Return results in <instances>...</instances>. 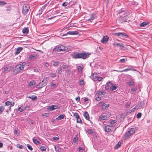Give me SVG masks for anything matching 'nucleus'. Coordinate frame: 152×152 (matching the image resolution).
Masks as SVG:
<instances>
[{"instance_id":"12","label":"nucleus","mask_w":152,"mask_h":152,"mask_svg":"<svg viewBox=\"0 0 152 152\" xmlns=\"http://www.w3.org/2000/svg\"><path fill=\"white\" fill-rule=\"evenodd\" d=\"M134 70L136 71V70L135 69H134L133 67L132 66L130 68H127L126 69L123 70L121 71H117L118 72H126L129 70Z\"/></svg>"},{"instance_id":"30","label":"nucleus","mask_w":152,"mask_h":152,"mask_svg":"<svg viewBox=\"0 0 152 152\" xmlns=\"http://www.w3.org/2000/svg\"><path fill=\"white\" fill-rule=\"evenodd\" d=\"M13 106H9L7 107V109H6V111L7 113L9 111H11V107Z\"/></svg>"},{"instance_id":"61","label":"nucleus","mask_w":152,"mask_h":152,"mask_svg":"<svg viewBox=\"0 0 152 152\" xmlns=\"http://www.w3.org/2000/svg\"><path fill=\"white\" fill-rule=\"evenodd\" d=\"M103 79V78L101 77H99L97 78V80L99 81H101Z\"/></svg>"},{"instance_id":"1","label":"nucleus","mask_w":152,"mask_h":152,"mask_svg":"<svg viewBox=\"0 0 152 152\" xmlns=\"http://www.w3.org/2000/svg\"><path fill=\"white\" fill-rule=\"evenodd\" d=\"M91 55L90 53H78L77 52H74L71 55L72 57L74 58H83L86 59L88 58Z\"/></svg>"},{"instance_id":"23","label":"nucleus","mask_w":152,"mask_h":152,"mask_svg":"<svg viewBox=\"0 0 152 152\" xmlns=\"http://www.w3.org/2000/svg\"><path fill=\"white\" fill-rule=\"evenodd\" d=\"M64 115L63 114L60 115H59L58 118H57L56 119L57 120H61L62 119H63L64 118Z\"/></svg>"},{"instance_id":"22","label":"nucleus","mask_w":152,"mask_h":152,"mask_svg":"<svg viewBox=\"0 0 152 152\" xmlns=\"http://www.w3.org/2000/svg\"><path fill=\"white\" fill-rule=\"evenodd\" d=\"M33 141L34 143L37 145L38 144V140L37 137H34L33 138Z\"/></svg>"},{"instance_id":"62","label":"nucleus","mask_w":152,"mask_h":152,"mask_svg":"<svg viewBox=\"0 0 152 152\" xmlns=\"http://www.w3.org/2000/svg\"><path fill=\"white\" fill-rule=\"evenodd\" d=\"M80 98L79 96H78L77 98H76L75 100L77 102H79L80 101Z\"/></svg>"},{"instance_id":"32","label":"nucleus","mask_w":152,"mask_h":152,"mask_svg":"<svg viewBox=\"0 0 152 152\" xmlns=\"http://www.w3.org/2000/svg\"><path fill=\"white\" fill-rule=\"evenodd\" d=\"M40 149L42 151H46V146H41L40 147Z\"/></svg>"},{"instance_id":"60","label":"nucleus","mask_w":152,"mask_h":152,"mask_svg":"<svg viewBox=\"0 0 152 152\" xmlns=\"http://www.w3.org/2000/svg\"><path fill=\"white\" fill-rule=\"evenodd\" d=\"M83 80H80L79 82V84L80 85H83L84 84Z\"/></svg>"},{"instance_id":"49","label":"nucleus","mask_w":152,"mask_h":152,"mask_svg":"<svg viewBox=\"0 0 152 152\" xmlns=\"http://www.w3.org/2000/svg\"><path fill=\"white\" fill-rule=\"evenodd\" d=\"M116 122V120H114L111 121L110 122V124H111L113 125Z\"/></svg>"},{"instance_id":"28","label":"nucleus","mask_w":152,"mask_h":152,"mask_svg":"<svg viewBox=\"0 0 152 152\" xmlns=\"http://www.w3.org/2000/svg\"><path fill=\"white\" fill-rule=\"evenodd\" d=\"M105 103L103 102H99L98 104V106L99 107H102L104 106Z\"/></svg>"},{"instance_id":"9","label":"nucleus","mask_w":152,"mask_h":152,"mask_svg":"<svg viewBox=\"0 0 152 152\" xmlns=\"http://www.w3.org/2000/svg\"><path fill=\"white\" fill-rule=\"evenodd\" d=\"M110 114H109L108 115H104L99 117V119L100 121H101L102 120H106L110 116Z\"/></svg>"},{"instance_id":"41","label":"nucleus","mask_w":152,"mask_h":152,"mask_svg":"<svg viewBox=\"0 0 152 152\" xmlns=\"http://www.w3.org/2000/svg\"><path fill=\"white\" fill-rule=\"evenodd\" d=\"M17 147L20 148V149H23L24 148V146L22 145H20L19 144H18L17 145Z\"/></svg>"},{"instance_id":"58","label":"nucleus","mask_w":152,"mask_h":152,"mask_svg":"<svg viewBox=\"0 0 152 152\" xmlns=\"http://www.w3.org/2000/svg\"><path fill=\"white\" fill-rule=\"evenodd\" d=\"M119 62L122 63H124L125 62V59H122L120 60Z\"/></svg>"},{"instance_id":"55","label":"nucleus","mask_w":152,"mask_h":152,"mask_svg":"<svg viewBox=\"0 0 152 152\" xmlns=\"http://www.w3.org/2000/svg\"><path fill=\"white\" fill-rule=\"evenodd\" d=\"M68 4V3L67 2H64L62 4V6L64 7H65L67 6Z\"/></svg>"},{"instance_id":"39","label":"nucleus","mask_w":152,"mask_h":152,"mask_svg":"<svg viewBox=\"0 0 152 152\" xmlns=\"http://www.w3.org/2000/svg\"><path fill=\"white\" fill-rule=\"evenodd\" d=\"M78 140V138L77 137V135H76L74 137V138L73 139V141L74 142H76Z\"/></svg>"},{"instance_id":"10","label":"nucleus","mask_w":152,"mask_h":152,"mask_svg":"<svg viewBox=\"0 0 152 152\" xmlns=\"http://www.w3.org/2000/svg\"><path fill=\"white\" fill-rule=\"evenodd\" d=\"M47 80H46L44 79L42 81V82L39 83V88L43 87L45 86L46 84Z\"/></svg>"},{"instance_id":"46","label":"nucleus","mask_w":152,"mask_h":152,"mask_svg":"<svg viewBox=\"0 0 152 152\" xmlns=\"http://www.w3.org/2000/svg\"><path fill=\"white\" fill-rule=\"evenodd\" d=\"M142 115V113H138L137 115V118H140Z\"/></svg>"},{"instance_id":"21","label":"nucleus","mask_w":152,"mask_h":152,"mask_svg":"<svg viewBox=\"0 0 152 152\" xmlns=\"http://www.w3.org/2000/svg\"><path fill=\"white\" fill-rule=\"evenodd\" d=\"M105 94V92L104 91H97L96 94V95H97L98 96H100L102 95H104Z\"/></svg>"},{"instance_id":"25","label":"nucleus","mask_w":152,"mask_h":152,"mask_svg":"<svg viewBox=\"0 0 152 152\" xmlns=\"http://www.w3.org/2000/svg\"><path fill=\"white\" fill-rule=\"evenodd\" d=\"M22 32L24 34H27L28 32V30L27 28H25L23 30Z\"/></svg>"},{"instance_id":"8","label":"nucleus","mask_w":152,"mask_h":152,"mask_svg":"<svg viewBox=\"0 0 152 152\" xmlns=\"http://www.w3.org/2000/svg\"><path fill=\"white\" fill-rule=\"evenodd\" d=\"M37 57V54H31L28 58L29 61H31L35 59Z\"/></svg>"},{"instance_id":"43","label":"nucleus","mask_w":152,"mask_h":152,"mask_svg":"<svg viewBox=\"0 0 152 152\" xmlns=\"http://www.w3.org/2000/svg\"><path fill=\"white\" fill-rule=\"evenodd\" d=\"M77 123H82V121L80 118V117L78 118H77Z\"/></svg>"},{"instance_id":"6","label":"nucleus","mask_w":152,"mask_h":152,"mask_svg":"<svg viewBox=\"0 0 152 152\" xmlns=\"http://www.w3.org/2000/svg\"><path fill=\"white\" fill-rule=\"evenodd\" d=\"M133 134H134L133 132L131 129L130 130L128 131L126 134L125 136L124 137V139L125 140H127L129 137Z\"/></svg>"},{"instance_id":"2","label":"nucleus","mask_w":152,"mask_h":152,"mask_svg":"<svg viewBox=\"0 0 152 152\" xmlns=\"http://www.w3.org/2000/svg\"><path fill=\"white\" fill-rule=\"evenodd\" d=\"M69 48L65 47L64 46L61 45L57 46L56 47L54 48L53 50L55 52H63V51H68Z\"/></svg>"},{"instance_id":"45","label":"nucleus","mask_w":152,"mask_h":152,"mask_svg":"<svg viewBox=\"0 0 152 152\" xmlns=\"http://www.w3.org/2000/svg\"><path fill=\"white\" fill-rule=\"evenodd\" d=\"M27 146L28 148L31 151H32L33 149L32 148V146L29 144H27Z\"/></svg>"},{"instance_id":"38","label":"nucleus","mask_w":152,"mask_h":152,"mask_svg":"<svg viewBox=\"0 0 152 152\" xmlns=\"http://www.w3.org/2000/svg\"><path fill=\"white\" fill-rule=\"evenodd\" d=\"M7 3L3 1H0V6H3L5 5Z\"/></svg>"},{"instance_id":"11","label":"nucleus","mask_w":152,"mask_h":152,"mask_svg":"<svg viewBox=\"0 0 152 152\" xmlns=\"http://www.w3.org/2000/svg\"><path fill=\"white\" fill-rule=\"evenodd\" d=\"M108 39V37L107 35L103 37L102 39L101 40V42L103 44L106 43L107 42Z\"/></svg>"},{"instance_id":"13","label":"nucleus","mask_w":152,"mask_h":152,"mask_svg":"<svg viewBox=\"0 0 152 152\" xmlns=\"http://www.w3.org/2000/svg\"><path fill=\"white\" fill-rule=\"evenodd\" d=\"M14 104L15 103L14 102H12L9 101H7L5 103V107L7 106V107L9 106H14Z\"/></svg>"},{"instance_id":"4","label":"nucleus","mask_w":152,"mask_h":152,"mask_svg":"<svg viewBox=\"0 0 152 152\" xmlns=\"http://www.w3.org/2000/svg\"><path fill=\"white\" fill-rule=\"evenodd\" d=\"M29 9V7L28 4H24L23 7L22 13L26 15L28 13Z\"/></svg>"},{"instance_id":"20","label":"nucleus","mask_w":152,"mask_h":152,"mask_svg":"<svg viewBox=\"0 0 152 152\" xmlns=\"http://www.w3.org/2000/svg\"><path fill=\"white\" fill-rule=\"evenodd\" d=\"M78 32L77 31H69L67 33V34H69V35H75L77 34Z\"/></svg>"},{"instance_id":"31","label":"nucleus","mask_w":152,"mask_h":152,"mask_svg":"<svg viewBox=\"0 0 152 152\" xmlns=\"http://www.w3.org/2000/svg\"><path fill=\"white\" fill-rule=\"evenodd\" d=\"M83 68L81 66H79L78 67V70L79 73H81L82 71Z\"/></svg>"},{"instance_id":"5","label":"nucleus","mask_w":152,"mask_h":152,"mask_svg":"<svg viewBox=\"0 0 152 152\" xmlns=\"http://www.w3.org/2000/svg\"><path fill=\"white\" fill-rule=\"evenodd\" d=\"M115 34L120 38L124 37H125V38H128L129 37V36L125 33H115Z\"/></svg>"},{"instance_id":"42","label":"nucleus","mask_w":152,"mask_h":152,"mask_svg":"<svg viewBox=\"0 0 152 152\" xmlns=\"http://www.w3.org/2000/svg\"><path fill=\"white\" fill-rule=\"evenodd\" d=\"M121 145V143L120 142H118V144H117V145H116V146L115 147V149H117Z\"/></svg>"},{"instance_id":"57","label":"nucleus","mask_w":152,"mask_h":152,"mask_svg":"<svg viewBox=\"0 0 152 152\" xmlns=\"http://www.w3.org/2000/svg\"><path fill=\"white\" fill-rule=\"evenodd\" d=\"M68 65H64L63 66V68L64 69H66L68 68Z\"/></svg>"},{"instance_id":"24","label":"nucleus","mask_w":152,"mask_h":152,"mask_svg":"<svg viewBox=\"0 0 152 152\" xmlns=\"http://www.w3.org/2000/svg\"><path fill=\"white\" fill-rule=\"evenodd\" d=\"M84 116L85 118L89 120V116L88 113L87 112H86L85 113L84 115Z\"/></svg>"},{"instance_id":"27","label":"nucleus","mask_w":152,"mask_h":152,"mask_svg":"<svg viewBox=\"0 0 152 152\" xmlns=\"http://www.w3.org/2000/svg\"><path fill=\"white\" fill-rule=\"evenodd\" d=\"M110 104H108L104 105V106L102 107V108L103 110H105L108 108Z\"/></svg>"},{"instance_id":"36","label":"nucleus","mask_w":152,"mask_h":152,"mask_svg":"<svg viewBox=\"0 0 152 152\" xmlns=\"http://www.w3.org/2000/svg\"><path fill=\"white\" fill-rule=\"evenodd\" d=\"M137 90V87L132 88L131 90V92L132 93H134Z\"/></svg>"},{"instance_id":"33","label":"nucleus","mask_w":152,"mask_h":152,"mask_svg":"<svg viewBox=\"0 0 152 152\" xmlns=\"http://www.w3.org/2000/svg\"><path fill=\"white\" fill-rule=\"evenodd\" d=\"M87 132L88 134H92L94 132L92 130L90 129H88Z\"/></svg>"},{"instance_id":"53","label":"nucleus","mask_w":152,"mask_h":152,"mask_svg":"<svg viewBox=\"0 0 152 152\" xmlns=\"http://www.w3.org/2000/svg\"><path fill=\"white\" fill-rule=\"evenodd\" d=\"M59 63V62L55 61V62H54V63H53V64L54 66H57L58 65Z\"/></svg>"},{"instance_id":"3","label":"nucleus","mask_w":152,"mask_h":152,"mask_svg":"<svg viewBox=\"0 0 152 152\" xmlns=\"http://www.w3.org/2000/svg\"><path fill=\"white\" fill-rule=\"evenodd\" d=\"M26 64V63L25 62H23L20 64L16 65L15 71H16L17 73L20 72L21 70H23Z\"/></svg>"},{"instance_id":"19","label":"nucleus","mask_w":152,"mask_h":152,"mask_svg":"<svg viewBox=\"0 0 152 152\" xmlns=\"http://www.w3.org/2000/svg\"><path fill=\"white\" fill-rule=\"evenodd\" d=\"M113 45L114 46H118L121 48H124V44H120L117 42H115L113 43Z\"/></svg>"},{"instance_id":"18","label":"nucleus","mask_w":152,"mask_h":152,"mask_svg":"<svg viewBox=\"0 0 152 152\" xmlns=\"http://www.w3.org/2000/svg\"><path fill=\"white\" fill-rule=\"evenodd\" d=\"M90 18L88 20V21H91V20H94L95 18V15H94L93 14H91L90 15Z\"/></svg>"},{"instance_id":"47","label":"nucleus","mask_w":152,"mask_h":152,"mask_svg":"<svg viewBox=\"0 0 152 152\" xmlns=\"http://www.w3.org/2000/svg\"><path fill=\"white\" fill-rule=\"evenodd\" d=\"M50 76L52 77H55L56 76V74L51 73L50 74Z\"/></svg>"},{"instance_id":"59","label":"nucleus","mask_w":152,"mask_h":152,"mask_svg":"<svg viewBox=\"0 0 152 152\" xmlns=\"http://www.w3.org/2000/svg\"><path fill=\"white\" fill-rule=\"evenodd\" d=\"M53 140H57L59 139V137H53Z\"/></svg>"},{"instance_id":"50","label":"nucleus","mask_w":152,"mask_h":152,"mask_svg":"<svg viewBox=\"0 0 152 152\" xmlns=\"http://www.w3.org/2000/svg\"><path fill=\"white\" fill-rule=\"evenodd\" d=\"M62 72V69L61 68H59L58 70V73L59 74H60Z\"/></svg>"},{"instance_id":"16","label":"nucleus","mask_w":152,"mask_h":152,"mask_svg":"<svg viewBox=\"0 0 152 152\" xmlns=\"http://www.w3.org/2000/svg\"><path fill=\"white\" fill-rule=\"evenodd\" d=\"M23 50V48L21 47H19L17 48L15 53V55L18 54L21 51Z\"/></svg>"},{"instance_id":"54","label":"nucleus","mask_w":152,"mask_h":152,"mask_svg":"<svg viewBox=\"0 0 152 152\" xmlns=\"http://www.w3.org/2000/svg\"><path fill=\"white\" fill-rule=\"evenodd\" d=\"M132 130V131L133 132V133L135 132L136 131H137V129L136 128H132L131 129Z\"/></svg>"},{"instance_id":"7","label":"nucleus","mask_w":152,"mask_h":152,"mask_svg":"<svg viewBox=\"0 0 152 152\" xmlns=\"http://www.w3.org/2000/svg\"><path fill=\"white\" fill-rule=\"evenodd\" d=\"M144 103L143 102H141L136 106L134 108V109L137 110L139 109L143 108L144 107Z\"/></svg>"},{"instance_id":"29","label":"nucleus","mask_w":152,"mask_h":152,"mask_svg":"<svg viewBox=\"0 0 152 152\" xmlns=\"http://www.w3.org/2000/svg\"><path fill=\"white\" fill-rule=\"evenodd\" d=\"M147 24H148V23L146 22H143L142 23H140V26L141 27H144V26H145Z\"/></svg>"},{"instance_id":"64","label":"nucleus","mask_w":152,"mask_h":152,"mask_svg":"<svg viewBox=\"0 0 152 152\" xmlns=\"http://www.w3.org/2000/svg\"><path fill=\"white\" fill-rule=\"evenodd\" d=\"M50 86L51 87H55L56 86V84L53 83H52L51 84H50Z\"/></svg>"},{"instance_id":"51","label":"nucleus","mask_w":152,"mask_h":152,"mask_svg":"<svg viewBox=\"0 0 152 152\" xmlns=\"http://www.w3.org/2000/svg\"><path fill=\"white\" fill-rule=\"evenodd\" d=\"M42 64L46 67H48L49 66H50V65L49 64L47 63L44 62Z\"/></svg>"},{"instance_id":"40","label":"nucleus","mask_w":152,"mask_h":152,"mask_svg":"<svg viewBox=\"0 0 152 152\" xmlns=\"http://www.w3.org/2000/svg\"><path fill=\"white\" fill-rule=\"evenodd\" d=\"M79 152H83L84 148L82 147H79L78 148Z\"/></svg>"},{"instance_id":"26","label":"nucleus","mask_w":152,"mask_h":152,"mask_svg":"<svg viewBox=\"0 0 152 152\" xmlns=\"http://www.w3.org/2000/svg\"><path fill=\"white\" fill-rule=\"evenodd\" d=\"M127 84L130 86H134V83L133 81L128 82L127 83Z\"/></svg>"},{"instance_id":"48","label":"nucleus","mask_w":152,"mask_h":152,"mask_svg":"<svg viewBox=\"0 0 152 152\" xmlns=\"http://www.w3.org/2000/svg\"><path fill=\"white\" fill-rule=\"evenodd\" d=\"M29 98L31 99L32 100H35L37 98L36 96H33L31 97H29Z\"/></svg>"},{"instance_id":"63","label":"nucleus","mask_w":152,"mask_h":152,"mask_svg":"<svg viewBox=\"0 0 152 152\" xmlns=\"http://www.w3.org/2000/svg\"><path fill=\"white\" fill-rule=\"evenodd\" d=\"M124 18L122 17H121V20L122 21V22H126V19L125 18H124Z\"/></svg>"},{"instance_id":"34","label":"nucleus","mask_w":152,"mask_h":152,"mask_svg":"<svg viewBox=\"0 0 152 152\" xmlns=\"http://www.w3.org/2000/svg\"><path fill=\"white\" fill-rule=\"evenodd\" d=\"M35 84V83L34 81H31L29 83L28 86H32L34 85Z\"/></svg>"},{"instance_id":"56","label":"nucleus","mask_w":152,"mask_h":152,"mask_svg":"<svg viewBox=\"0 0 152 152\" xmlns=\"http://www.w3.org/2000/svg\"><path fill=\"white\" fill-rule=\"evenodd\" d=\"M49 109L50 110H53L54 109V108H53V105L51 106H49Z\"/></svg>"},{"instance_id":"44","label":"nucleus","mask_w":152,"mask_h":152,"mask_svg":"<svg viewBox=\"0 0 152 152\" xmlns=\"http://www.w3.org/2000/svg\"><path fill=\"white\" fill-rule=\"evenodd\" d=\"M74 116L75 117L76 119L80 117L78 113H76L74 114Z\"/></svg>"},{"instance_id":"14","label":"nucleus","mask_w":152,"mask_h":152,"mask_svg":"<svg viewBox=\"0 0 152 152\" xmlns=\"http://www.w3.org/2000/svg\"><path fill=\"white\" fill-rule=\"evenodd\" d=\"M113 126H110L109 125L105 126L104 128V130L106 132H111V128Z\"/></svg>"},{"instance_id":"35","label":"nucleus","mask_w":152,"mask_h":152,"mask_svg":"<svg viewBox=\"0 0 152 152\" xmlns=\"http://www.w3.org/2000/svg\"><path fill=\"white\" fill-rule=\"evenodd\" d=\"M4 107L3 106H0V114L2 113L3 112L4 109Z\"/></svg>"},{"instance_id":"37","label":"nucleus","mask_w":152,"mask_h":152,"mask_svg":"<svg viewBox=\"0 0 152 152\" xmlns=\"http://www.w3.org/2000/svg\"><path fill=\"white\" fill-rule=\"evenodd\" d=\"M55 150L56 152H61L60 149L58 147H55Z\"/></svg>"},{"instance_id":"15","label":"nucleus","mask_w":152,"mask_h":152,"mask_svg":"<svg viewBox=\"0 0 152 152\" xmlns=\"http://www.w3.org/2000/svg\"><path fill=\"white\" fill-rule=\"evenodd\" d=\"M11 69V66H8L4 67V72L5 73L8 72Z\"/></svg>"},{"instance_id":"17","label":"nucleus","mask_w":152,"mask_h":152,"mask_svg":"<svg viewBox=\"0 0 152 152\" xmlns=\"http://www.w3.org/2000/svg\"><path fill=\"white\" fill-rule=\"evenodd\" d=\"M118 87V86L116 84H113L111 87L110 88V91H113L116 90Z\"/></svg>"},{"instance_id":"52","label":"nucleus","mask_w":152,"mask_h":152,"mask_svg":"<svg viewBox=\"0 0 152 152\" xmlns=\"http://www.w3.org/2000/svg\"><path fill=\"white\" fill-rule=\"evenodd\" d=\"M23 110H24L21 107H19L18 109V111L20 112L23 111Z\"/></svg>"}]
</instances>
